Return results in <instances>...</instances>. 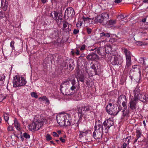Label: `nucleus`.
<instances>
[{"label": "nucleus", "instance_id": "nucleus-44", "mask_svg": "<svg viewBox=\"0 0 148 148\" xmlns=\"http://www.w3.org/2000/svg\"><path fill=\"white\" fill-rule=\"evenodd\" d=\"M23 137L26 139H29L30 138V136L27 133L25 132L23 134Z\"/></svg>", "mask_w": 148, "mask_h": 148}, {"label": "nucleus", "instance_id": "nucleus-14", "mask_svg": "<svg viewBox=\"0 0 148 148\" xmlns=\"http://www.w3.org/2000/svg\"><path fill=\"white\" fill-rule=\"evenodd\" d=\"M59 14V12L55 11H53V14L54 15V17H53V18L58 23L61 22L62 20V18L60 17V15H58Z\"/></svg>", "mask_w": 148, "mask_h": 148}, {"label": "nucleus", "instance_id": "nucleus-22", "mask_svg": "<svg viewBox=\"0 0 148 148\" xmlns=\"http://www.w3.org/2000/svg\"><path fill=\"white\" fill-rule=\"evenodd\" d=\"M67 67H69L72 70L74 67V61L73 60L71 59L68 60L67 62Z\"/></svg>", "mask_w": 148, "mask_h": 148}, {"label": "nucleus", "instance_id": "nucleus-49", "mask_svg": "<svg viewBox=\"0 0 148 148\" xmlns=\"http://www.w3.org/2000/svg\"><path fill=\"white\" fill-rule=\"evenodd\" d=\"M86 47V45L85 44H83L80 47H79L78 48H80V49L81 51H82L85 49Z\"/></svg>", "mask_w": 148, "mask_h": 148}, {"label": "nucleus", "instance_id": "nucleus-2", "mask_svg": "<svg viewBox=\"0 0 148 148\" xmlns=\"http://www.w3.org/2000/svg\"><path fill=\"white\" fill-rule=\"evenodd\" d=\"M47 123V121L45 118L40 115V117L36 118L34 119L29 128L31 131H36L38 130L44 124H46Z\"/></svg>", "mask_w": 148, "mask_h": 148}, {"label": "nucleus", "instance_id": "nucleus-19", "mask_svg": "<svg viewBox=\"0 0 148 148\" xmlns=\"http://www.w3.org/2000/svg\"><path fill=\"white\" fill-rule=\"evenodd\" d=\"M18 86L21 87L25 85L27 83V81L24 77H21V79L20 77L18 76Z\"/></svg>", "mask_w": 148, "mask_h": 148}, {"label": "nucleus", "instance_id": "nucleus-24", "mask_svg": "<svg viewBox=\"0 0 148 148\" xmlns=\"http://www.w3.org/2000/svg\"><path fill=\"white\" fill-rule=\"evenodd\" d=\"M90 132V131L89 130H86L85 131H80L79 137L81 138L83 137L86 136L88 133Z\"/></svg>", "mask_w": 148, "mask_h": 148}, {"label": "nucleus", "instance_id": "nucleus-11", "mask_svg": "<svg viewBox=\"0 0 148 148\" xmlns=\"http://www.w3.org/2000/svg\"><path fill=\"white\" fill-rule=\"evenodd\" d=\"M110 62L113 65H120L121 64L123 61L122 60L118 59L117 57L114 56L112 57Z\"/></svg>", "mask_w": 148, "mask_h": 148}, {"label": "nucleus", "instance_id": "nucleus-4", "mask_svg": "<svg viewBox=\"0 0 148 148\" xmlns=\"http://www.w3.org/2000/svg\"><path fill=\"white\" fill-rule=\"evenodd\" d=\"M106 109L107 112L110 115H116L119 112V111H116V107H115L111 103H109L106 107Z\"/></svg>", "mask_w": 148, "mask_h": 148}, {"label": "nucleus", "instance_id": "nucleus-16", "mask_svg": "<svg viewBox=\"0 0 148 148\" xmlns=\"http://www.w3.org/2000/svg\"><path fill=\"white\" fill-rule=\"evenodd\" d=\"M99 56L94 53L89 55L86 57L87 59L90 60H97Z\"/></svg>", "mask_w": 148, "mask_h": 148}, {"label": "nucleus", "instance_id": "nucleus-51", "mask_svg": "<svg viewBox=\"0 0 148 148\" xmlns=\"http://www.w3.org/2000/svg\"><path fill=\"white\" fill-rule=\"evenodd\" d=\"M92 18H89L88 17H87V18H85L84 16H83L82 17V19L84 21H87V20H89Z\"/></svg>", "mask_w": 148, "mask_h": 148}, {"label": "nucleus", "instance_id": "nucleus-20", "mask_svg": "<svg viewBox=\"0 0 148 148\" xmlns=\"http://www.w3.org/2000/svg\"><path fill=\"white\" fill-rule=\"evenodd\" d=\"M13 87H19L18 82V76H16L15 77H13Z\"/></svg>", "mask_w": 148, "mask_h": 148}, {"label": "nucleus", "instance_id": "nucleus-9", "mask_svg": "<svg viewBox=\"0 0 148 148\" xmlns=\"http://www.w3.org/2000/svg\"><path fill=\"white\" fill-rule=\"evenodd\" d=\"M66 117L65 118V121H64V126H69L71 125H73L74 123L72 122L71 118L70 116V115L68 114H66Z\"/></svg>", "mask_w": 148, "mask_h": 148}, {"label": "nucleus", "instance_id": "nucleus-6", "mask_svg": "<svg viewBox=\"0 0 148 148\" xmlns=\"http://www.w3.org/2000/svg\"><path fill=\"white\" fill-rule=\"evenodd\" d=\"M122 103V105L123 107H125V108H127V99L126 96L124 95H121L119 97L118 100L117 102V103L119 105Z\"/></svg>", "mask_w": 148, "mask_h": 148}, {"label": "nucleus", "instance_id": "nucleus-32", "mask_svg": "<svg viewBox=\"0 0 148 148\" xmlns=\"http://www.w3.org/2000/svg\"><path fill=\"white\" fill-rule=\"evenodd\" d=\"M105 51L107 53H110L112 49V47L110 45H108L105 47Z\"/></svg>", "mask_w": 148, "mask_h": 148}, {"label": "nucleus", "instance_id": "nucleus-64", "mask_svg": "<svg viewBox=\"0 0 148 148\" xmlns=\"http://www.w3.org/2000/svg\"><path fill=\"white\" fill-rule=\"evenodd\" d=\"M41 1L43 3H45L47 1V0H41Z\"/></svg>", "mask_w": 148, "mask_h": 148}, {"label": "nucleus", "instance_id": "nucleus-58", "mask_svg": "<svg viewBox=\"0 0 148 148\" xmlns=\"http://www.w3.org/2000/svg\"><path fill=\"white\" fill-rule=\"evenodd\" d=\"M100 49H98L97 50H96L95 51L97 53L100 55H101V53H100Z\"/></svg>", "mask_w": 148, "mask_h": 148}, {"label": "nucleus", "instance_id": "nucleus-39", "mask_svg": "<svg viewBox=\"0 0 148 148\" xmlns=\"http://www.w3.org/2000/svg\"><path fill=\"white\" fill-rule=\"evenodd\" d=\"M101 16L103 17V19H104V18H108L109 17V14L106 13L104 12L102 13L101 14Z\"/></svg>", "mask_w": 148, "mask_h": 148}, {"label": "nucleus", "instance_id": "nucleus-1", "mask_svg": "<svg viewBox=\"0 0 148 148\" xmlns=\"http://www.w3.org/2000/svg\"><path fill=\"white\" fill-rule=\"evenodd\" d=\"M74 75L69 76L64 81L60 86V90L62 93L65 95H71L73 94V91L77 86Z\"/></svg>", "mask_w": 148, "mask_h": 148}, {"label": "nucleus", "instance_id": "nucleus-25", "mask_svg": "<svg viewBox=\"0 0 148 148\" xmlns=\"http://www.w3.org/2000/svg\"><path fill=\"white\" fill-rule=\"evenodd\" d=\"M97 63H94L91 66L92 69L94 70L95 75H98V72L97 70L98 69V67Z\"/></svg>", "mask_w": 148, "mask_h": 148}, {"label": "nucleus", "instance_id": "nucleus-10", "mask_svg": "<svg viewBox=\"0 0 148 148\" xmlns=\"http://www.w3.org/2000/svg\"><path fill=\"white\" fill-rule=\"evenodd\" d=\"M74 14V10L72 7H70L66 9L65 12L64 16H67L68 18H71Z\"/></svg>", "mask_w": 148, "mask_h": 148}, {"label": "nucleus", "instance_id": "nucleus-40", "mask_svg": "<svg viewBox=\"0 0 148 148\" xmlns=\"http://www.w3.org/2000/svg\"><path fill=\"white\" fill-rule=\"evenodd\" d=\"M39 99L40 100L45 101L47 103H49L48 99L46 96H43L42 97H40Z\"/></svg>", "mask_w": 148, "mask_h": 148}, {"label": "nucleus", "instance_id": "nucleus-35", "mask_svg": "<svg viewBox=\"0 0 148 148\" xmlns=\"http://www.w3.org/2000/svg\"><path fill=\"white\" fill-rule=\"evenodd\" d=\"M136 137L137 139L140 137L141 134V130L139 128H137L136 131Z\"/></svg>", "mask_w": 148, "mask_h": 148}, {"label": "nucleus", "instance_id": "nucleus-3", "mask_svg": "<svg viewBox=\"0 0 148 148\" xmlns=\"http://www.w3.org/2000/svg\"><path fill=\"white\" fill-rule=\"evenodd\" d=\"M101 122L98 120L96 122L94 127L95 131L93 133V137L95 139H98V142H101L103 135V129L101 126Z\"/></svg>", "mask_w": 148, "mask_h": 148}, {"label": "nucleus", "instance_id": "nucleus-55", "mask_svg": "<svg viewBox=\"0 0 148 148\" xmlns=\"http://www.w3.org/2000/svg\"><path fill=\"white\" fill-rule=\"evenodd\" d=\"M53 135L54 136L58 137L59 136V135L56 132H53Z\"/></svg>", "mask_w": 148, "mask_h": 148}, {"label": "nucleus", "instance_id": "nucleus-36", "mask_svg": "<svg viewBox=\"0 0 148 148\" xmlns=\"http://www.w3.org/2000/svg\"><path fill=\"white\" fill-rule=\"evenodd\" d=\"M148 43L144 41H138L136 42V44L138 46L146 45H148Z\"/></svg>", "mask_w": 148, "mask_h": 148}, {"label": "nucleus", "instance_id": "nucleus-54", "mask_svg": "<svg viewBox=\"0 0 148 148\" xmlns=\"http://www.w3.org/2000/svg\"><path fill=\"white\" fill-rule=\"evenodd\" d=\"M127 145L128 146V145L125 143H124L122 146V148H128V147H127Z\"/></svg>", "mask_w": 148, "mask_h": 148}, {"label": "nucleus", "instance_id": "nucleus-33", "mask_svg": "<svg viewBox=\"0 0 148 148\" xmlns=\"http://www.w3.org/2000/svg\"><path fill=\"white\" fill-rule=\"evenodd\" d=\"M14 126L17 130H20L21 129L20 127V125L18 121L17 120L16 118H15L14 120Z\"/></svg>", "mask_w": 148, "mask_h": 148}, {"label": "nucleus", "instance_id": "nucleus-5", "mask_svg": "<svg viewBox=\"0 0 148 148\" xmlns=\"http://www.w3.org/2000/svg\"><path fill=\"white\" fill-rule=\"evenodd\" d=\"M113 125V121L109 119L106 120L102 124H101V126L102 127L104 130H105V132L107 133L108 132V130L110 127Z\"/></svg>", "mask_w": 148, "mask_h": 148}, {"label": "nucleus", "instance_id": "nucleus-48", "mask_svg": "<svg viewBox=\"0 0 148 148\" xmlns=\"http://www.w3.org/2000/svg\"><path fill=\"white\" fill-rule=\"evenodd\" d=\"M86 31L88 34H90L92 32V29L88 27L86 28Z\"/></svg>", "mask_w": 148, "mask_h": 148}, {"label": "nucleus", "instance_id": "nucleus-18", "mask_svg": "<svg viewBox=\"0 0 148 148\" xmlns=\"http://www.w3.org/2000/svg\"><path fill=\"white\" fill-rule=\"evenodd\" d=\"M1 85L2 86L7 85V87L8 85V82L7 80H5V76L4 75V73L2 75L1 78Z\"/></svg>", "mask_w": 148, "mask_h": 148}, {"label": "nucleus", "instance_id": "nucleus-61", "mask_svg": "<svg viewBox=\"0 0 148 148\" xmlns=\"http://www.w3.org/2000/svg\"><path fill=\"white\" fill-rule=\"evenodd\" d=\"M120 18V19H124L125 18V17H124V15H120L119 16Z\"/></svg>", "mask_w": 148, "mask_h": 148}, {"label": "nucleus", "instance_id": "nucleus-50", "mask_svg": "<svg viewBox=\"0 0 148 148\" xmlns=\"http://www.w3.org/2000/svg\"><path fill=\"white\" fill-rule=\"evenodd\" d=\"M116 40L115 38H110L109 40V41L110 42H115Z\"/></svg>", "mask_w": 148, "mask_h": 148}, {"label": "nucleus", "instance_id": "nucleus-47", "mask_svg": "<svg viewBox=\"0 0 148 148\" xmlns=\"http://www.w3.org/2000/svg\"><path fill=\"white\" fill-rule=\"evenodd\" d=\"M15 43V42L14 40H12L10 43V46L12 47V50L14 49V45Z\"/></svg>", "mask_w": 148, "mask_h": 148}, {"label": "nucleus", "instance_id": "nucleus-63", "mask_svg": "<svg viewBox=\"0 0 148 148\" xmlns=\"http://www.w3.org/2000/svg\"><path fill=\"white\" fill-rule=\"evenodd\" d=\"M68 62V60H66V61L64 62V64L65 65V66H64L65 67H66V66L67 67V63Z\"/></svg>", "mask_w": 148, "mask_h": 148}, {"label": "nucleus", "instance_id": "nucleus-38", "mask_svg": "<svg viewBox=\"0 0 148 148\" xmlns=\"http://www.w3.org/2000/svg\"><path fill=\"white\" fill-rule=\"evenodd\" d=\"M77 79L78 83H79V81L84 82V76L82 75H80L79 76H78V77L77 78Z\"/></svg>", "mask_w": 148, "mask_h": 148}, {"label": "nucleus", "instance_id": "nucleus-30", "mask_svg": "<svg viewBox=\"0 0 148 148\" xmlns=\"http://www.w3.org/2000/svg\"><path fill=\"white\" fill-rule=\"evenodd\" d=\"M126 64L125 68H128L131 66L132 64L131 57L126 58Z\"/></svg>", "mask_w": 148, "mask_h": 148}, {"label": "nucleus", "instance_id": "nucleus-42", "mask_svg": "<svg viewBox=\"0 0 148 148\" xmlns=\"http://www.w3.org/2000/svg\"><path fill=\"white\" fill-rule=\"evenodd\" d=\"M46 140L47 141H49L52 139V138L51 137L50 135L49 134H47L46 136Z\"/></svg>", "mask_w": 148, "mask_h": 148}, {"label": "nucleus", "instance_id": "nucleus-13", "mask_svg": "<svg viewBox=\"0 0 148 148\" xmlns=\"http://www.w3.org/2000/svg\"><path fill=\"white\" fill-rule=\"evenodd\" d=\"M95 116V113L93 111H90L86 113L84 115V118L86 119H88V120H90L93 119Z\"/></svg>", "mask_w": 148, "mask_h": 148}, {"label": "nucleus", "instance_id": "nucleus-57", "mask_svg": "<svg viewBox=\"0 0 148 148\" xmlns=\"http://www.w3.org/2000/svg\"><path fill=\"white\" fill-rule=\"evenodd\" d=\"M79 51L77 49H76L75 50V53L77 55H79L80 54L79 53Z\"/></svg>", "mask_w": 148, "mask_h": 148}, {"label": "nucleus", "instance_id": "nucleus-60", "mask_svg": "<svg viewBox=\"0 0 148 148\" xmlns=\"http://www.w3.org/2000/svg\"><path fill=\"white\" fill-rule=\"evenodd\" d=\"M121 1L122 0H115L114 1V2L116 3H118Z\"/></svg>", "mask_w": 148, "mask_h": 148}, {"label": "nucleus", "instance_id": "nucleus-56", "mask_svg": "<svg viewBox=\"0 0 148 148\" xmlns=\"http://www.w3.org/2000/svg\"><path fill=\"white\" fill-rule=\"evenodd\" d=\"M90 80L89 79H87V80L86 81V84L87 85H90Z\"/></svg>", "mask_w": 148, "mask_h": 148}, {"label": "nucleus", "instance_id": "nucleus-17", "mask_svg": "<svg viewBox=\"0 0 148 148\" xmlns=\"http://www.w3.org/2000/svg\"><path fill=\"white\" fill-rule=\"evenodd\" d=\"M125 108V107H124V109L122 111V119H124L125 117H127L129 116V114L130 112L129 110L127 108Z\"/></svg>", "mask_w": 148, "mask_h": 148}, {"label": "nucleus", "instance_id": "nucleus-43", "mask_svg": "<svg viewBox=\"0 0 148 148\" xmlns=\"http://www.w3.org/2000/svg\"><path fill=\"white\" fill-rule=\"evenodd\" d=\"M139 35H140L141 37H143L147 35V33L145 32H139L138 33Z\"/></svg>", "mask_w": 148, "mask_h": 148}, {"label": "nucleus", "instance_id": "nucleus-52", "mask_svg": "<svg viewBox=\"0 0 148 148\" xmlns=\"http://www.w3.org/2000/svg\"><path fill=\"white\" fill-rule=\"evenodd\" d=\"M8 131L13 130V127L9 125L8 127Z\"/></svg>", "mask_w": 148, "mask_h": 148}, {"label": "nucleus", "instance_id": "nucleus-34", "mask_svg": "<svg viewBox=\"0 0 148 148\" xmlns=\"http://www.w3.org/2000/svg\"><path fill=\"white\" fill-rule=\"evenodd\" d=\"M116 22V20H110L107 22V24L108 25L111 27L112 25L115 24Z\"/></svg>", "mask_w": 148, "mask_h": 148}, {"label": "nucleus", "instance_id": "nucleus-21", "mask_svg": "<svg viewBox=\"0 0 148 148\" xmlns=\"http://www.w3.org/2000/svg\"><path fill=\"white\" fill-rule=\"evenodd\" d=\"M1 6L4 11H5L8 7V2L6 0H1Z\"/></svg>", "mask_w": 148, "mask_h": 148}, {"label": "nucleus", "instance_id": "nucleus-46", "mask_svg": "<svg viewBox=\"0 0 148 148\" xmlns=\"http://www.w3.org/2000/svg\"><path fill=\"white\" fill-rule=\"evenodd\" d=\"M131 136H129L128 137H126V140H127V142L125 143L127 144L128 145V147L129 143H130V140L131 139Z\"/></svg>", "mask_w": 148, "mask_h": 148}, {"label": "nucleus", "instance_id": "nucleus-37", "mask_svg": "<svg viewBox=\"0 0 148 148\" xmlns=\"http://www.w3.org/2000/svg\"><path fill=\"white\" fill-rule=\"evenodd\" d=\"M4 119L6 122H7L8 124H9L8 120L9 119V115L7 113H4L3 114Z\"/></svg>", "mask_w": 148, "mask_h": 148}, {"label": "nucleus", "instance_id": "nucleus-59", "mask_svg": "<svg viewBox=\"0 0 148 148\" xmlns=\"http://www.w3.org/2000/svg\"><path fill=\"white\" fill-rule=\"evenodd\" d=\"M60 140L62 143H64L65 141V140L62 137L60 138Z\"/></svg>", "mask_w": 148, "mask_h": 148}, {"label": "nucleus", "instance_id": "nucleus-45", "mask_svg": "<svg viewBox=\"0 0 148 148\" xmlns=\"http://www.w3.org/2000/svg\"><path fill=\"white\" fill-rule=\"evenodd\" d=\"M31 95L32 97H34L35 98H37L38 97L37 94L34 92H32Z\"/></svg>", "mask_w": 148, "mask_h": 148}, {"label": "nucleus", "instance_id": "nucleus-53", "mask_svg": "<svg viewBox=\"0 0 148 148\" xmlns=\"http://www.w3.org/2000/svg\"><path fill=\"white\" fill-rule=\"evenodd\" d=\"M79 31L77 29H74L73 32V33L74 34H76L79 32Z\"/></svg>", "mask_w": 148, "mask_h": 148}, {"label": "nucleus", "instance_id": "nucleus-28", "mask_svg": "<svg viewBox=\"0 0 148 148\" xmlns=\"http://www.w3.org/2000/svg\"><path fill=\"white\" fill-rule=\"evenodd\" d=\"M134 98H137L138 100L139 95L140 94V90L138 88H136L134 90Z\"/></svg>", "mask_w": 148, "mask_h": 148}, {"label": "nucleus", "instance_id": "nucleus-26", "mask_svg": "<svg viewBox=\"0 0 148 148\" xmlns=\"http://www.w3.org/2000/svg\"><path fill=\"white\" fill-rule=\"evenodd\" d=\"M140 100L143 102H147L148 101V97L144 94H141L139 97Z\"/></svg>", "mask_w": 148, "mask_h": 148}, {"label": "nucleus", "instance_id": "nucleus-12", "mask_svg": "<svg viewBox=\"0 0 148 148\" xmlns=\"http://www.w3.org/2000/svg\"><path fill=\"white\" fill-rule=\"evenodd\" d=\"M71 25L65 21H63V27L62 29L63 31L66 32H69L71 30Z\"/></svg>", "mask_w": 148, "mask_h": 148}, {"label": "nucleus", "instance_id": "nucleus-27", "mask_svg": "<svg viewBox=\"0 0 148 148\" xmlns=\"http://www.w3.org/2000/svg\"><path fill=\"white\" fill-rule=\"evenodd\" d=\"M103 19L101 15H99L97 16L95 18V21L96 23H101L103 20Z\"/></svg>", "mask_w": 148, "mask_h": 148}, {"label": "nucleus", "instance_id": "nucleus-31", "mask_svg": "<svg viewBox=\"0 0 148 148\" xmlns=\"http://www.w3.org/2000/svg\"><path fill=\"white\" fill-rule=\"evenodd\" d=\"M100 37L102 39L110 37V34L109 33L102 32L100 34Z\"/></svg>", "mask_w": 148, "mask_h": 148}, {"label": "nucleus", "instance_id": "nucleus-15", "mask_svg": "<svg viewBox=\"0 0 148 148\" xmlns=\"http://www.w3.org/2000/svg\"><path fill=\"white\" fill-rule=\"evenodd\" d=\"M53 32L51 34V37L53 38L57 39L59 37V31L58 29L56 28L53 29Z\"/></svg>", "mask_w": 148, "mask_h": 148}, {"label": "nucleus", "instance_id": "nucleus-41", "mask_svg": "<svg viewBox=\"0 0 148 148\" xmlns=\"http://www.w3.org/2000/svg\"><path fill=\"white\" fill-rule=\"evenodd\" d=\"M78 115L79 118V120L81 119L83 116V114L82 110L80 111L79 110L78 112Z\"/></svg>", "mask_w": 148, "mask_h": 148}, {"label": "nucleus", "instance_id": "nucleus-7", "mask_svg": "<svg viewBox=\"0 0 148 148\" xmlns=\"http://www.w3.org/2000/svg\"><path fill=\"white\" fill-rule=\"evenodd\" d=\"M66 113L61 114L58 115L56 117V119L58 123L61 126H64V121H65V118Z\"/></svg>", "mask_w": 148, "mask_h": 148}, {"label": "nucleus", "instance_id": "nucleus-29", "mask_svg": "<svg viewBox=\"0 0 148 148\" xmlns=\"http://www.w3.org/2000/svg\"><path fill=\"white\" fill-rule=\"evenodd\" d=\"M81 108V110H82H82L85 111L86 112V113L87 112H89L88 111L90 110L92 108L90 106H83L79 108Z\"/></svg>", "mask_w": 148, "mask_h": 148}, {"label": "nucleus", "instance_id": "nucleus-8", "mask_svg": "<svg viewBox=\"0 0 148 148\" xmlns=\"http://www.w3.org/2000/svg\"><path fill=\"white\" fill-rule=\"evenodd\" d=\"M138 100V99L136 98L131 99L129 103V108L132 110H135L136 108V105Z\"/></svg>", "mask_w": 148, "mask_h": 148}, {"label": "nucleus", "instance_id": "nucleus-23", "mask_svg": "<svg viewBox=\"0 0 148 148\" xmlns=\"http://www.w3.org/2000/svg\"><path fill=\"white\" fill-rule=\"evenodd\" d=\"M122 51L125 54L126 58L131 57V53L127 49L125 48H122Z\"/></svg>", "mask_w": 148, "mask_h": 148}, {"label": "nucleus", "instance_id": "nucleus-62", "mask_svg": "<svg viewBox=\"0 0 148 148\" xmlns=\"http://www.w3.org/2000/svg\"><path fill=\"white\" fill-rule=\"evenodd\" d=\"M122 110V107L121 106H119L118 107V111H119H119H121V110Z\"/></svg>", "mask_w": 148, "mask_h": 148}]
</instances>
